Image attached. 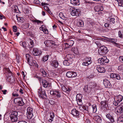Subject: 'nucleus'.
<instances>
[{
	"label": "nucleus",
	"instance_id": "obj_11",
	"mask_svg": "<svg viewBox=\"0 0 123 123\" xmlns=\"http://www.w3.org/2000/svg\"><path fill=\"white\" fill-rule=\"evenodd\" d=\"M42 83L43 86L45 88L48 87L49 88L51 87V84L46 80H43Z\"/></svg>",
	"mask_w": 123,
	"mask_h": 123
},
{
	"label": "nucleus",
	"instance_id": "obj_55",
	"mask_svg": "<svg viewBox=\"0 0 123 123\" xmlns=\"http://www.w3.org/2000/svg\"><path fill=\"white\" fill-rule=\"evenodd\" d=\"M54 117V112H51L50 113V117L51 118H53Z\"/></svg>",
	"mask_w": 123,
	"mask_h": 123
},
{
	"label": "nucleus",
	"instance_id": "obj_9",
	"mask_svg": "<svg viewBox=\"0 0 123 123\" xmlns=\"http://www.w3.org/2000/svg\"><path fill=\"white\" fill-rule=\"evenodd\" d=\"M66 76L69 78H74L77 76V74L74 72H68L67 73Z\"/></svg>",
	"mask_w": 123,
	"mask_h": 123
},
{
	"label": "nucleus",
	"instance_id": "obj_32",
	"mask_svg": "<svg viewBox=\"0 0 123 123\" xmlns=\"http://www.w3.org/2000/svg\"><path fill=\"white\" fill-rule=\"evenodd\" d=\"M22 100V98L18 97L15 98L14 100V102L15 104H18L19 100Z\"/></svg>",
	"mask_w": 123,
	"mask_h": 123
},
{
	"label": "nucleus",
	"instance_id": "obj_21",
	"mask_svg": "<svg viewBox=\"0 0 123 123\" xmlns=\"http://www.w3.org/2000/svg\"><path fill=\"white\" fill-rule=\"evenodd\" d=\"M106 115V117L111 122H113L114 121L113 117L110 114H108Z\"/></svg>",
	"mask_w": 123,
	"mask_h": 123
},
{
	"label": "nucleus",
	"instance_id": "obj_5",
	"mask_svg": "<svg viewBox=\"0 0 123 123\" xmlns=\"http://www.w3.org/2000/svg\"><path fill=\"white\" fill-rule=\"evenodd\" d=\"M32 109L30 108H28L27 109V117L29 119H30L32 118L33 116L32 114Z\"/></svg>",
	"mask_w": 123,
	"mask_h": 123
},
{
	"label": "nucleus",
	"instance_id": "obj_42",
	"mask_svg": "<svg viewBox=\"0 0 123 123\" xmlns=\"http://www.w3.org/2000/svg\"><path fill=\"white\" fill-rule=\"evenodd\" d=\"M6 75L7 76L8 78H9L10 77H12V73L11 71L7 73Z\"/></svg>",
	"mask_w": 123,
	"mask_h": 123
},
{
	"label": "nucleus",
	"instance_id": "obj_29",
	"mask_svg": "<svg viewBox=\"0 0 123 123\" xmlns=\"http://www.w3.org/2000/svg\"><path fill=\"white\" fill-rule=\"evenodd\" d=\"M59 16L63 20H66L67 18L62 12H61L59 14Z\"/></svg>",
	"mask_w": 123,
	"mask_h": 123
},
{
	"label": "nucleus",
	"instance_id": "obj_19",
	"mask_svg": "<svg viewBox=\"0 0 123 123\" xmlns=\"http://www.w3.org/2000/svg\"><path fill=\"white\" fill-rule=\"evenodd\" d=\"M51 66L55 68H57L58 66V62L57 61L54 60L51 63Z\"/></svg>",
	"mask_w": 123,
	"mask_h": 123
},
{
	"label": "nucleus",
	"instance_id": "obj_17",
	"mask_svg": "<svg viewBox=\"0 0 123 123\" xmlns=\"http://www.w3.org/2000/svg\"><path fill=\"white\" fill-rule=\"evenodd\" d=\"M84 25V22L82 20H79L77 21L76 23V25L79 27H82Z\"/></svg>",
	"mask_w": 123,
	"mask_h": 123
},
{
	"label": "nucleus",
	"instance_id": "obj_16",
	"mask_svg": "<svg viewBox=\"0 0 123 123\" xmlns=\"http://www.w3.org/2000/svg\"><path fill=\"white\" fill-rule=\"evenodd\" d=\"M117 112L119 113L123 112V106L122 105H119L117 107Z\"/></svg>",
	"mask_w": 123,
	"mask_h": 123
},
{
	"label": "nucleus",
	"instance_id": "obj_63",
	"mask_svg": "<svg viewBox=\"0 0 123 123\" xmlns=\"http://www.w3.org/2000/svg\"><path fill=\"white\" fill-rule=\"evenodd\" d=\"M105 59L104 62L105 64V63H108L109 62V60L107 58V57L106 56H105Z\"/></svg>",
	"mask_w": 123,
	"mask_h": 123
},
{
	"label": "nucleus",
	"instance_id": "obj_41",
	"mask_svg": "<svg viewBox=\"0 0 123 123\" xmlns=\"http://www.w3.org/2000/svg\"><path fill=\"white\" fill-rule=\"evenodd\" d=\"M110 22L111 24H114L115 23V18L111 17L110 19Z\"/></svg>",
	"mask_w": 123,
	"mask_h": 123
},
{
	"label": "nucleus",
	"instance_id": "obj_10",
	"mask_svg": "<svg viewBox=\"0 0 123 123\" xmlns=\"http://www.w3.org/2000/svg\"><path fill=\"white\" fill-rule=\"evenodd\" d=\"M44 43L47 47H51L55 45V42L52 40H48L44 41Z\"/></svg>",
	"mask_w": 123,
	"mask_h": 123
},
{
	"label": "nucleus",
	"instance_id": "obj_37",
	"mask_svg": "<svg viewBox=\"0 0 123 123\" xmlns=\"http://www.w3.org/2000/svg\"><path fill=\"white\" fill-rule=\"evenodd\" d=\"M49 56L48 55H47L46 56H43L42 58L43 61L44 62H45L47 61L49 58Z\"/></svg>",
	"mask_w": 123,
	"mask_h": 123
},
{
	"label": "nucleus",
	"instance_id": "obj_34",
	"mask_svg": "<svg viewBox=\"0 0 123 123\" xmlns=\"http://www.w3.org/2000/svg\"><path fill=\"white\" fill-rule=\"evenodd\" d=\"M117 2L119 6H123V0H118Z\"/></svg>",
	"mask_w": 123,
	"mask_h": 123
},
{
	"label": "nucleus",
	"instance_id": "obj_24",
	"mask_svg": "<svg viewBox=\"0 0 123 123\" xmlns=\"http://www.w3.org/2000/svg\"><path fill=\"white\" fill-rule=\"evenodd\" d=\"M101 106L106 108L108 107V102L106 100L103 101L101 102Z\"/></svg>",
	"mask_w": 123,
	"mask_h": 123
},
{
	"label": "nucleus",
	"instance_id": "obj_14",
	"mask_svg": "<svg viewBox=\"0 0 123 123\" xmlns=\"http://www.w3.org/2000/svg\"><path fill=\"white\" fill-rule=\"evenodd\" d=\"M94 10L96 12L102 11L103 10V8L102 5H100L95 6L94 8Z\"/></svg>",
	"mask_w": 123,
	"mask_h": 123
},
{
	"label": "nucleus",
	"instance_id": "obj_53",
	"mask_svg": "<svg viewBox=\"0 0 123 123\" xmlns=\"http://www.w3.org/2000/svg\"><path fill=\"white\" fill-rule=\"evenodd\" d=\"M35 77L39 80L40 82V81L42 79V77L40 76H38L37 75L35 76Z\"/></svg>",
	"mask_w": 123,
	"mask_h": 123
},
{
	"label": "nucleus",
	"instance_id": "obj_60",
	"mask_svg": "<svg viewBox=\"0 0 123 123\" xmlns=\"http://www.w3.org/2000/svg\"><path fill=\"white\" fill-rule=\"evenodd\" d=\"M43 31L44 33L45 34H48V30L44 28Z\"/></svg>",
	"mask_w": 123,
	"mask_h": 123
},
{
	"label": "nucleus",
	"instance_id": "obj_59",
	"mask_svg": "<svg viewBox=\"0 0 123 123\" xmlns=\"http://www.w3.org/2000/svg\"><path fill=\"white\" fill-rule=\"evenodd\" d=\"M119 60L120 62H123V56H120L119 58Z\"/></svg>",
	"mask_w": 123,
	"mask_h": 123
},
{
	"label": "nucleus",
	"instance_id": "obj_56",
	"mask_svg": "<svg viewBox=\"0 0 123 123\" xmlns=\"http://www.w3.org/2000/svg\"><path fill=\"white\" fill-rule=\"evenodd\" d=\"M120 102H118L117 101V100H115L113 102V104L115 106H117L118 105V104Z\"/></svg>",
	"mask_w": 123,
	"mask_h": 123
},
{
	"label": "nucleus",
	"instance_id": "obj_46",
	"mask_svg": "<svg viewBox=\"0 0 123 123\" xmlns=\"http://www.w3.org/2000/svg\"><path fill=\"white\" fill-rule=\"evenodd\" d=\"M118 70H119L121 71L123 70V65L122 64L119 66L118 67Z\"/></svg>",
	"mask_w": 123,
	"mask_h": 123
},
{
	"label": "nucleus",
	"instance_id": "obj_28",
	"mask_svg": "<svg viewBox=\"0 0 123 123\" xmlns=\"http://www.w3.org/2000/svg\"><path fill=\"white\" fill-rule=\"evenodd\" d=\"M108 41L110 43L114 44L115 42H116L117 41V40L116 38H108Z\"/></svg>",
	"mask_w": 123,
	"mask_h": 123
},
{
	"label": "nucleus",
	"instance_id": "obj_52",
	"mask_svg": "<svg viewBox=\"0 0 123 123\" xmlns=\"http://www.w3.org/2000/svg\"><path fill=\"white\" fill-rule=\"evenodd\" d=\"M13 30L14 32H16L17 31V28L16 26H14L13 27Z\"/></svg>",
	"mask_w": 123,
	"mask_h": 123
},
{
	"label": "nucleus",
	"instance_id": "obj_64",
	"mask_svg": "<svg viewBox=\"0 0 123 123\" xmlns=\"http://www.w3.org/2000/svg\"><path fill=\"white\" fill-rule=\"evenodd\" d=\"M49 103L51 105H53L55 104L54 101L53 100H49Z\"/></svg>",
	"mask_w": 123,
	"mask_h": 123
},
{
	"label": "nucleus",
	"instance_id": "obj_27",
	"mask_svg": "<svg viewBox=\"0 0 123 123\" xmlns=\"http://www.w3.org/2000/svg\"><path fill=\"white\" fill-rule=\"evenodd\" d=\"M123 97L120 95H119L117 97V98H116L117 101L118 102H120L123 99Z\"/></svg>",
	"mask_w": 123,
	"mask_h": 123
},
{
	"label": "nucleus",
	"instance_id": "obj_13",
	"mask_svg": "<svg viewBox=\"0 0 123 123\" xmlns=\"http://www.w3.org/2000/svg\"><path fill=\"white\" fill-rule=\"evenodd\" d=\"M33 55L35 56H37L41 55L42 52L39 51L37 48H34L33 52Z\"/></svg>",
	"mask_w": 123,
	"mask_h": 123
},
{
	"label": "nucleus",
	"instance_id": "obj_36",
	"mask_svg": "<svg viewBox=\"0 0 123 123\" xmlns=\"http://www.w3.org/2000/svg\"><path fill=\"white\" fill-rule=\"evenodd\" d=\"M33 22H35V23H37V24H39L43 23V22L42 21H40L37 20H35L33 21Z\"/></svg>",
	"mask_w": 123,
	"mask_h": 123
},
{
	"label": "nucleus",
	"instance_id": "obj_35",
	"mask_svg": "<svg viewBox=\"0 0 123 123\" xmlns=\"http://www.w3.org/2000/svg\"><path fill=\"white\" fill-rule=\"evenodd\" d=\"M92 107L93 109V112H95L97 111L96 106L95 105H92Z\"/></svg>",
	"mask_w": 123,
	"mask_h": 123
},
{
	"label": "nucleus",
	"instance_id": "obj_30",
	"mask_svg": "<svg viewBox=\"0 0 123 123\" xmlns=\"http://www.w3.org/2000/svg\"><path fill=\"white\" fill-rule=\"evenodd\" d=\"M117 122L118 123H123V115L119 117Z\"/></svg>",
	"mask_w": 123,
	"mask_h": 123
},
{
	"label": "nucleus",
	"instance_id": "obj_3",
	"mask_svg": "<svg viewBox=\"0 0 123 123\" xmlns=\"http://www.w3.org/2000/svg\"><path fill=\"white\" fill-rule=\"evenodd\" d=\"M109 50L107 48L104 46H101L98 49V52L100 55H103L106 54Z\"/></svg>",
	"mask_w": 123,
	"mask_h": 123
},
{
	"label": "nucleus",
	"instance_id": "obj_43",
	"mask_svg": "<svg viewBox=\"0 0 123 123\" xmlns=\"http://www.w3.org/2000/svg\"><path fill=\"white\" fill-rule=\"evenodd\" d=\"M18 104H19V105L20 106H22L24 105L25 103L23 101V99L22 98V100H19Z\"/></svg>",
	"mask_w": 123,
	"mask_h": 123
},
{
	"label": "nucleus",
	"instance_id": "obj_6",
	"mask_svg": "<svg viewBox=\"0 0 123 123\" xmlns=\"http://www.w3.org/2000/svg\"><path fill=\"white\" fill-rule=\"evenodd\" d=\"M82 95L81 94H78L76 95V99L78 102V104L79 105H82Z\"/></svg>",
	"mask_w": 123,
	"mask_h": 123
},
{
	"label": "nucleus",
	"instance_id": "obj_40",
	"mask_svg": "<svg viewBox=\"0 0 123 123\" xmlns=\"http://www.w3.org/2000/svg\"><path fill=\"white\" fill-rule=\"evenodd\" d=\"M17 20L18 22H23V18H20L19 17L17 16Z\"/></svg>",
	"mask_w": 123,
	"mask_h": 123
},
{
	"label": "nucleus",
	"instance_id": "obj_54",
	"mask_svg": "<svg viewBox=\"0 0 123 123\" xmlns=\"http://www.w3.org/2000/svg\"><path fill=\"white\" fill-rule=\"evenodd\" d=\"M62 90L64 92H66L67 91V88L64 86H63L62 87Z\"/></svg>",
	"mask_w": 123,
	"mask_h": 123
},
{
	"label": "nucleus",
	"instance_id": "obj_38",
	"mask_svg": "<svg viewBox=\"0 0 123 123\" xmlns=\"http://www.w3.org/2000/svg\"><path fill=\"white\" fill-rule=\"evenodd\" d=\"M118 36L119 37L121 38H123V32L122 31H119L118 32Z\"/></svg>",
	"mask_w": 123,
	"mask_h": 123
},
{
	"label": "nucleus",
	"instance_id": "obj_2",
	"mask_svg": "<svg viewBox=\"0 0 123 123\" xmlns=\"http://www.w3.org/2000/svg\"><path fill=\"white\" fill-rule=\"evenodd\" d=\"M38 94L40 98L42 99H45L47 98V96L45 90H42V88L40 87L38 89L37 91Z\"/></svg>",
	"mask_w": 123,
	"mask_h": 123
},
{
	"label": "nucleus",
	"instance_id": "obj_50",
	"mask_svg": "<svg viewBox=\"0 0 123 123\" xmlns=\"http://www.w3.org/2000/svg\"><path fill=\"white\" fill-rule=\"evenodd\" d=\"M116 79L118 80H120L121 79V77L120 75L118 74H116L115 77Z\"/></svg>",
	"mask_w": 123,
	"mask_h": 123
},
{
	"label": "nucleus",
	"instance_id": "obj_45",
	"mask_svg": "<svg viewBox=\"0 0 123 123\" xmlns=\"http://www.w3.org/2000/svg\"><path fill=\"white\" fill-rule=\"evenodd\" d=\"M55 95L57 97L60 98L61 97V95L60 92L58 91H56L55 92Z\"/></svg>",
	"mask_w": 123,
	"mask_h": 123
},
{
	"label": "nucleus",
	"instance_id": "obj_7",
	"mask_svg": "<svg viewBox=\"0 0 123 123\" xmlns=\"http://www.w3.org/2000/svg\"><path fill=\"white\" fill-rule=\"evenodd\" d=\"M80 12V10L79 9L74 8L72 9L71 14L72 16H79Z\"/></svg>",
	"mask_w": 123,
	"mask_h": 123
},
{
	"label": "nucleus",
	"instance_id": "obj_20",
	"mask_svg": "<svg viewBox=\"0 0 123 123\" xmlns=\"http://www.w3.org/2000/svg\"><path fill=\"white\" fill-rule=\"evenodd\" d=\"M97 69L98 72L100 73H104L105 71V70L104 68L100 67L99 66H98L97 67Z\"/></svg>",
	"mask_w": 123,
	"mask_h": 123
},
{
	"label": "nucleus",
	"instance_id": "obj_61",
	"mask_svg": "<svg viewBox=\"0 0 123 123\" xmlns=\"http://www.w3.org/2000/svg\"><path fill=\"white\" fill-rule=\"evenodd\" d=\"M116 74H111L110 76L111 78H114L115 77Z\"/></svg>",
	"mask_w": 123,
	"mask_h": 123
},
{
	"label": "nucleus",
	"instance_id": "obj_31",
	"mask_svg": "<svg viewBox=\"0 0 123 123\" xmlns=\"http://www.w3.org/2000/svg\"><path fill=\"white\" fill-rule=\"evenodd\" d=\"M88 85V86L90 87L91 90L92 88H94L96 86V84L93 82H91L89 83Z\"/></svg>",
	"mask_w": 123,
	"mask_h": 123
},
{
	"label": "nucleus",
	"instance_id": "obj_47",
	"mask_svg": "<svg viewBox=\"0 0 123 123\" xmlns=\"http://www.w3.org/2000/svg\"><path fill=\"white\" fill-rule=\"evenodd\" d=\"M93 21L92 19H89L88 20V22L87 23L89 25L90 24L92 25L93 24Z\"/></svg>",
	"mask_w": 123,
	"mask_h": 123
},
{
	"label": "nucleus",
	"instance_id": "obj_58",
	"mask_svg": "<svg viewBox=\"0 0 123 123\" xmlns=\"http://www.w3.org/2000/svg\"><path fill=\"white\" fill-rule=\"evenodd\" d=\"M34 3L36 4H39L40 3L38 0H34Z\"/></svg>",
	"mask_w": 123,
	"mask_h": 123
},
{
	"label": "nucleus",
	"instance_id": "obj_51",
	"mask_svg": "<svg viewBox=\"0 0 123 123\" xmlns=\"http://www.w3.org/2000/svg\"><path fill=\"white\" fill-rule=\"evenodd\" d=\"M95 43L97 45L98 47H100L101 45V43L98 41H97L95 42Z\"/></svg>",
	"mask_w": 123,
	"mask_h": 123
},
{
	"label": "nucleus",
	"instance_id": "obj_12",
	"mask_svg": "<svg viewBox=\"0 0 123 123\" xmlns=\"http://www.w3.org/2000/svg\"><path fill=\"white\" fill-rule=\"evenodd\" d=\"M103 83L105 87L110 88L112 86V85L110 81L106 79L104 80Z\"/></svg>",
	"mask_w": 123,
	"mask_h": 123
},
{
	"label": "nucleus",
	"instance_id": "obj_39",
	"mask_svg": "<svg viewBox=\"0 0 123 123\" xmlns=\"http://www.w3.org/2000/svg\"><path fill=\"white\" fill-rule=\"evenodd\" d=\"M30 44L31 45H29V46L30 48H32L33 47L34 45V43L33 41L31 39L30 40Z\"/></svg>",
	"mask_w": 123,
	"mask_h": 123
},
{
	"label": "nucleus",
	"instance_id": "obj_57",
	"mask_svg": "<svg viewBox=\"0 0 123 123\" xmlns=\"http://www.w3.org/2000/svg\"><path fill=\"white\" fill-rule=\"evenodd\" d=\"M56 92V91H51L50 92V94H51L55 95V92Z\"/></svg>",
	"mask_w": 123,
	"mask_h": 123
},
{
	"label": "nucleus",
	"instance_id": "obj_15",
	"mask_svg": "<svg viewBox=\"0 0 123 123\" xmlns=\"http://www.w3.org/2000/svg\"><path fill=\"white\" fill-rule=\"evenodd\" d=\"M72 114L73 116H75L78 117L79 115V112L77 110H76L75 109H73L71 111Z\"/></svg>",
	"mask_w": 123,
	"mask_h": 123
},
{
	"label": "nucleus",
	"instance_id": "obj_4",
	"mask_svg": "<svg viewBox=\"0 0 123 123\" xmlns=\"http://www.w3.org/2000/svg\"><path fill=\"white\" fill-rule=\"evenodd\" d=\"M82 65L86 66H88L92 62L91 58L86 57L83 60Z\"/></svg>",
	"mask_w": 123,
	"mask_h": 123
},
{
	"label": "nucleus",
	"instance_id": "obj_1",
	"mask_svg": "<svg viewBox=\"0 0 123 123\" xmlns=\"http://www.w3.org/2000/svg\"><path fill=\"white\" fill-rule=\"evenodd\" d=\"M18 112L12 111L10 113V116L11 121L12 122L17 121L18 120Z\"/></svg>",
	"mask_w": 123,
	"mask_h": 123
},
{
	"label": "nucleus",
	"instance_id": "obj_23",
	"mask_svg": "<svg viewBox=\"0 0 123 123\" xmlns=\"http://www.w3.org/2000/svg\"><path fill=\"white\" fill-rule=\"evenodd\" d=\"M71 3L74 5H78L80 4L79 0H71Z\"/></svg>",
	"mask_w": 123,
	"mask_h": 123
},
{
	"label": "nucleus",
	"instance_id": "obj_18",
	"mask_svg": "<svg viewBox=\"0 0 123 123\" xmlns=\"http://www.w3.org/2000/svg\"><path fill=\"white\" fill-rule=\"evenodd\" d=\"M83 89L85 92L88 93H90L91 90L90 87L88 86V85L84 86Z\"/></svg>",
	"mask_w": 123,
	"mask_h": 123
},
{
	"label": "nucleus",
	"instance_id": "obj_26",
	"mask_svg": "<svg viewBox=\"0 0 123 123\" xmlns=\"http://www.w3.org/2000/svg\"><path fill=\"white\" fill-rule=\"evenodd\" d=\"M79 108L81 110L82 108L83 109L87 111V113H88L87 114H88L89 117H90L91 116V114L90 113H89L88 112V108L86 106H79Z\"/></svg>",
	"mask_w": 123,
	"mask_h": 123
},
{
	"label": "nucleus",
	"instance_id": "obj_33",
	"mask_svg": "<svg viewBox=\"0 0 123 123\" xmlns=\"http://www.w3.org/2000/svg\"><path fill=\"white\" fill-rule=\"evenodd\" d=\"M20 44L21 46H22L25 49L26 48V43L25 42H20Z\"/></svg>",
	"mask_w": 123,
	"mask_h": 123
},
{
	"label": "nucleus",
	"instance_id": "obj_44",
	"mask_svg": "<svg viewBox=\"0 0 123 123\" xmlns=\"http://www.w3.org/2000/svg\"><path fill=\"white\" fill-rule=\"evenodd\" d=\"M63 64L65 66L69 65V63L68 61L66 60H64L63 62Z\"/></svg>",
	"mask_w": 123,
	"mask_h": 123
},
{
	"label": "nucleus",
	"instance_id": "obj_25",
	"mask_svg": "<svg viewBox=\"0 0 123 123\" xmlns=\"http://www.w3.org/2000/svg\"><path fill=\"white\" fill-rule=\"evenodd\" d=\"M94 119L99 123L101 122V117L99 116H97L94 117Z\"/></svg>",
	"mask_w": 123,
	"mask_h": 123
},
{
	"label": "nucleus",
	"instance_id": "obj_48",
	"mask_svg": "<svg viewBox=\"0 0 123 123\" xmlns=\"http://www.w3.org/2000/svg\"><path fill=\"white\" fill-rule=\"evenodd\" d=\"M29 24L28 23H27L25 24L24 25V28L25 29H26L27 28H30L31 27H29Z\"/></svg>",
	"mask_w": 123,
	"mask_h": 123
},
{
	"label": "nucleus",
	"instance_id": "obj_8",
	"mask_svg": "<svg viewBox=\"0 0 123 123\" xmlns=\"http://www.w3.org/2000/svg\"><path fill=\"white\" fill-rule=\"evenodd\" d=\"M31 57V56L29 54H26V59L27 60V61L28 62V63L29 65L31 66H34L35 65L37 68H38V65L37 63H35V62H33V64L32 63H30V57Z\"/></svg>",
	"mask_w": 123,
	"mask_h": 123
},
{
	"label": "nucleus",
	"instance_id": "obj_49",
	"mask_svg": "<svg viewBox=\"0 0 123 123\" xmlns=\"http://www.w3.org/2000/svg\"><path fill=\"white\" fill-rule=\"evenodd\" d=\"M4 70L5 72L7 74L8 73L11 71L8 68H5Z\"/></svg>",
	"mask_w": 123,
	"mask_h": 123
},
{
	"label": "nucleus",
	"instance_id": "obj_62",
	"mask_svg": "<svg viewBox=\"0 0 123 123\" xmlns=\"http://www.w3.org/2000/svg\"><path fill=\"white\" fill-rule=\"evenodd\" d=\"M44 8L45 10H46L48 12H49L50 10L48 7L47 6H44Z\"/></svg>",
	"mask_w": 123,
	"mask_h": 123
},
{
	"label": "nucleus",
	"instance_id": "obj_22",
	"mask_svg": "<svg viewBox=\"0 0 123 123\" xmlns=\"http://www.w3.org/2000/svg\"><path fill=\"white\" fill-rule=\"evenodd\" d=\"M105 56H103L101 58H99L98 60V63H100L101 65H104L105 64Z\"/></svg>",
	"mask_w": 123,
	"mask_h": 123
}]
</instances>
